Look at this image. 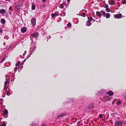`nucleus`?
I'll list each match as a JSON object with an SVG mask.
<instances>
[{
  "mask_svg": "<svg viewBox=\"0 0 126 126\" xmlns=\"http://www.w3.org/2000/svg\"><path fill=\"white\" fill-rule=\"evenodd\" d=\"M33 42H31V47L30 49L31 53L29 56L27 58H28V57L30 56L32 52L34 51V49L35 48V47L34 45H33Z\"/></svg>",
  "mask_w": 126,
  "mask_h": 126,
  "instance_id": "obj_1",
  "label": "nucleus"
},
{
  "mask_svg": "<svg viewBox=\"0 0 126 126\" xmlns=\"http://www.w3.org/2000/svg\"><path fill=\"white\" fill-rule=\"evenodd\" d=\"M88 21L86 22V25L87 26H90L92 24L91 21L93 20V19L92 17H90L88 18Z\"/></svg>",
  "mask_w": 126,
  "mask_h": 126,
  "instance_id": "obj_2",
  "label": "nucleus"
},
{
  "mask_svg": "<svg viewBox=\"0 0 126 126\" xmlns=\"http://www.w3.org/2000/svg\"><path fill=\"white\" fill-rule=\"evenodd\" d=\"M101 12L102 14L104 16H106V18H109L110 16V15L109 13H107L106 15V13L105 11H103V10H101Z\"/></svg>",
  "mask_w": 126,
  "mask_h": 126,
  "instance_id": "obj_3",
  "label": "nucleus"
},
{
  "mask_svg": "<svg viewBox=\"0 0 126 126\" xmlns=\"http://www.w3.org/2000/svg\"><path fill=\"white\" fill-rule=\"evenodd\" d=\"M123 123V121H117L115 123L114 126H119L120 125H122Z\"/></svg>",
  "mask_w": 126,
  "mask_h": 126,
  "instance_id": "obj_4",
  "label": "nucleus"
},
{
  "mask_svg": "<svg viewBox=\"0 0 126 126\" xmlns=\"http://www.w3.org/2000/svg\"><path fill=\"white\" fill-rule=\"evenodd\" d=\"M6 81L5 82L4 84L5 86L4 87V89H5L7 88V87H6V86L7 84L8 83V80L9 79V77L8 78V76L7 75H6Z\"/></svg>",
  "mask_w": 126,
  "mask_h": 126,
  "instance_id": "obj_5",
  "label": "nucleus"
},
{
  "mask_svg": "<svg viewBox=\"0 0 126 126\" xmlns=\"http://www.w3.org/2000/svg\"><path fill=\"white\" fill-rule=\"evenodd\" d=\"M23 4V3L22 2H20L16 5V8L17 10H19V9H20V8L22 6Z\"/></svg>",
  "mask_w": 126,
  "mask_h": 126,
  "instance_id": "obj_6",
  "label": "nucleus"
},
{
  "mask_svg": "<svg viewBox=\"0 0 126 126\" xmlns=\"http://www.w3.org/2000/svg\"><path fill=\"white\" fill-rule=\"evenodd\" d=\"M122 16V15L121 14H119L115 15L114 16L115 18L119 19L121 18Z\"/></svg>",
  "mask_w": 126,
  "mask_h": 126,
  "instance_id": "obj_7",
  "label": "nucleus"
},
{
  "mask_svg": "<svg viewBox=\"0 0 126 126\" xmlns=\"http://www.w3.org/2000/svg\"><path fill=\"white\" fill-rule=\"evenodd\" d=\"M31 23L33 26H34L36 24V20L34 18H32L31 20Z\"/></svg>",
  "mask_w": 126,
  "mask_h": 126,
  "instance_id": "obj_8",
  "label": "nucleus"
},
{
  "mask_svg": "<svg viewBox=\"0 0 126 126\" xmlns=\"http://www.w3.org/2000/svg\"><path fill=\"white\" fill-rule=\"evenodd\" d=\"M8 113V111L6 109H5L4 110V111H3V116H4V117L5 118H6L7 117H8V116L7 117H5V116L7 115Z\"/></svg>",
  "mask_w": 126,
  "mask_h": 126,
  "instance_id": "obj_9",
  "label": "nucleus"
},
{
  "mask_svg": "<svg viewBox=\"0 0 126 126\" xmlns=\"http://www.w3.org/2000/svg\"><path fill=\"white\" fill-rule=\"evenodd\" d=\"M115 2L112 0H109L108 1V3L110 5H114Z\"/></svg>",
  "mask_w": 126,
  "mask_h": 126,
  "instance_id": "obj_10",
  "label": "nucleus"
},
{
  "mask_svg": "<svg viewBox=\"0 0 126 126\" xmlns=\"http://www.w3.org/2000/svg\"><path fill=\"white\" fill-rule=\"evenodd\" d=\"M27 28L26 27H22L21 28V32L23 33L26 32Z\"/></svg>",
  "mask_w": 126,
  "mask_h": 126,
  "instance_id": "obj_11",
  "label": "nucleus"
},
{
  "mask_svg": "<svg viewBox=\"0 0 126 126\" xmlns=\"http://www.w3.org/2000/svg\"><path fill=\"white\" fill-rule=\"evenodd\" d=\"M31 36H32L34 38L37 37L38 36V33L37 32L34 33L32 34Z\"/></svg>",
  "mask_w": 126,
  "mask_h": 126,
  "instance_id": "obj_12",
  "label": "nucleus"
},
{
  "mask_svg": "<svg viewBox=\"0 0 126 126\" xmlns=\"http://www.w3.org/2000/svg\"><path fill=\"white\" fill-rule=\"evenodd\" d=\"M96 15L99 17H101L102 16V15L98 11H97L96 13Z\"/></svg>",
  "mask_w": 126,
  "mask_h": 126,
  "instance_id": "obj_13",
  "label": "nucleus"
},
{
  "mask_svg": "<svg viewBox=\"0 0 126 126\" xmlns=\"http://www.w3.org/2000/svg\"><path fill=\"white\" fill-rule=\"evenodd\" d=\"M65 114L63 113L60 115L58 116V118L59 119H60L61 118L63 117L64 116H65Z\"/></svg>",
  "mask_w": 126,
  "mask_h": 126,
  "instance_id": "obj_14",
  "label": "nucleus"
},
{
  "mask_svg": "<svg viewBox=\"0 0 126 126\" xmlns=\"http://www.w3.org/2000/svg\"><path fill=\"white\" fill-rule=\"evenodd\" d=\"M108 95L110 96H112L114 94V93L111 91H109L108 93Z\"/></svg>",
  "mask_w": 126,
  "mask_h": 126,
  "instance_id": "obj_15",
  "label": "nucleus"
},
{
  "mask_svg": "<svg viewBox=\"0 0 126 126\" xmlns=\"http://www.w3.org/2000/svg\"><path fill=\"white\" fill-rule=\"evenodd\" d=\"M59 15H58V13H53L51 14V16L52 17H53L55 16H58Z\"/></svg>",
  "mask_w": 126,
  "mask_h": 126,
  "instance_id": "obj_16",
  "label": "nucleus"
},
{
  "mask_svg": "<svg viewBox=\"0 0 126 126\" xmlns=\"http://www.w3.org/2000/svg\"><path fill=\"white\" fill-rule=\"evenodd\" d=\"M6 124L4 121H2L1 123L0 126H6Z\"/></svg>",
  "mask_w": 126,
  "mask_h": 126,
  "instance_id": "obj_17",
  "label": "nucleus"
},
{
  "mask_svg": "<svg viewBox=\"0 0 126 126\" xmlns=\"http://www.w3.org/2000/svg\"><path fill=\"white\" fill-rule=\"evenodd\" d=\"M1 23L3 24H4L5 22V20L4 19H2L1 20Z\"/></svg>",
  "mask_w": 126,
  "mask_h": 126,
  "instance_id": "obj_18",
  "label": "nucleus"
},
{
  "mask_svg": "<svg viewBox=\"0 0 126 126\" xmlns=\"http://www.w3.org/2000/svg\"><path fill=\"white\" fill-rule=\"evenodd\" d=\"M0 12L1 14H4L5 12V10L4 9H1L0 10Z\"/></svg>",
  "mask_w": 126,
  "mask_h": 126,
  "instance_id": "obj_19",
  "label": "nucleus"
},
{
  "mask_svg": "<svg viewBox=\"0 0 126 126\" xmlns=\"http://www.w3.org/2000/svg\"><path fill=\"white\" fill-rule=\"evenodd\" d=\"M35 5L34 4L32 5V10H34L35 9Z\"/></svg>",
  "mask_w": 126,
  "mask_h": 126,
  "instance_id": "obj_20",
  "label": "nucleus"
},
{
  "mask_svg": "<svg viewBox=\"0 0 126 126\" xmlns=\"http://www.w3.org/2000/svg\"><path fill=\"white\" fill-rule=\"evenodd\" d=\"M106 11L108 12H110V9L109 7L106 8Z\"/></svg>",
  "mask_w": 126,
  "mask_h": 126,
  "instance_id": "obj_21",
  "label": "nucleus"
},
{
  "mask_svg": "<svg viewBox=\"0 0 126 126\" xmlns=\"http://www.w3.org/2000/svg\"><path fill=\"white\" fill-rule=\"evenodd\" d=\"M64 5L63 4H61L60 5V6H59V7L61 8H64Z\"/></svg>",
  "mask_w": 126,
  "mask_h": 126,
  "instance_id": "obj_22",
  "label": "nucleus"
},
{
  "mask_svg": "<svg viewBox=\"0 0 126 126\" xmlns=\"http://www.w3.org/2000/svg\"><path fill=\"white\" fill-rule=\"evenodd\" d=\"M20 61H18L16 64V66H17L19 65L20 63Z\"/></svg>",
  "mask_w": 126,
  "mask_h": 126,
  "instance_id": "obj_23",
  "label": "nucleus"
},
{
  "mask_svg": "<svg viewBox=\"0 0 126 126\" xmlns=\"http://www.w3.org/2000/svg\"><path fill=\"white\" fill-rule=\"evenodd\" d=\"M71 26V24L70 22L68 23L67 24V26L68 27H70Z\"/></svg>",
  "mask_w": 126,
  "mask_h": 126,
  "instance_id": "obj_24",
  "label": "nucleus"
},
{
  "mask_svg": "<svg viewBox=\"0 0 126 126\" xmlns=\"http://www.w3.org/2000/svg\"><path fill=\"white\" fill-rule=\"evenodd\" d=\"M122 2L123 4H125L126 3V0H122Z\"/></svg>",
  "mask_w": 126,
  "mask_h": 126,
  "instance_id": "obj_25",
  "label": "nucleus"
},
{
  "mask_svg": "<svg viewBox=\"0 0 126 126\" xmlns=\"http://www.w3.org/2000/svg\"><path fill=\"white\" fill-rule=\"evenodd\" d=\"M104 8H108L109 7V6L107 4H105V5L104 7Z\"/></svg>",
  "mask_w": 126,
  "mask_h": 126,
  "instance_id": "obj_26",
  "label": "nucleus"
},
{
  "mask_svg": "<svg viewBox=\"0 0 126 126\" xmlns=\"http://www.w3.org/2000/svg\"><path fill=\"white\" fill-rule=\"evenodd\" d=\"M17 68L16 67H15V68L14 69L15 73L16 71L17 70Z\"/></svg>",
  "mask_w": 126,
  "mask_h": 126,
  "instance_id": "obj_27",
  "label": "nucleus"
},
{
  "mask_svg": "<svg viewBox=\"0 0 126 126\" xmlns=\"http://www.w3.org/2000/svg\"><path fill=\"white\" fill-rule=\"evenodd\" d=\"M121 103V102L119 100H118L117 104L118 105L120 104Z\"/></svg>",
  "mask_w": 126,
  "mask_h": 126,
  "instance_id": "obj_28",
  "label": "nucleus"
},
{
  "mask_svg": "<svg viewBox=\"0 0 126 126\" xmlns=\"http://www.w3.org/2000/svg\"><path fill=\"white\" fill-rule=\"evenodd\" d=\"M99 117L101 118H102L103 117V115L102 114H100L99 115Z\"/></svg>",
  "mask_w": 126,
  "mask_h": 126,
  "instance_id": "obj_29",
  "label": "nucleus"
},
{
  "mask_svg": "<svg viewBox=\"0 0 126 126\" xmlns=\"http://www.w3.org/2000/svg\"><path fill=\"white\" fill-rule=\"evenodd\" d=\"M66 3V1H63V2L62 4H63V5H65V4Z\"/></svg>",
  "mask_w": 126,
  "mask_h": 126,
  "instance_id": "obj_30",
  "label": "nucleus"
},
{
  "mask_svg": "<svg viewBox=\"0 0 126 126\" xmlns=\"http://www.w3.org/2000/svg\"><path fill=\"white\" fill-rule=\"evenodd\" d=\"M9 10H10V11H12V7L11 6L9 8Z\"/></svg>",
  "mask_w": 126,
  "mask_h": 126,
  "instance_id": "obj_31",
  "label": "nucleus"
},
{
  "mask_svg": "<svg viewBox=\"0 0 126 126\" xmlns=\"http://www.w3.org/2000/svg\"><path fill=\"white\" fill-rule=\"evenodd\" d=\"M85 13H83L82 14V16L83 17H85Z\"/></svg>",
  "mask_w": 126,
  "mask_h": 126,
  "instance_id": "obj_32",
  "label": "nucleus"
},
{
  "mask_svg": "<svg viewBox=\"0 0 126 126\" xmlns=\"http://www.w3.org/2000/svg\"><path fill=\"white\" fill-rule=\"evenodd\" d=\"M5 58H3V59H2V60H1V61L0 63H2L4 61V60H5Z\"/></svg>",
  "mask_w": 126,
  "mask_h": 126,
  "instance_id": "obj_33",
  "label": "nucleus"
},
{
  "mask_svg": "<svg viewBox=\"0 0 126 126\" xmlns=\"http://www.w3.org/2000/svg\"><path fill=\"white\" fill-rule=\"evenodd\" d=\"M43 2H45L46 1V0H42Z\"/></svg>",
  "mask_w": 126,
  "mask_h": 126,
  "instance_id": "obj_34",
  "label": "nucleus"
},
{
  "mask_svg": "<svg viewBox=\"0 0 126 126\" xmlns=\"http://www.w3.org/2000/svg\"><path fill=\"white\" fill-rule=\"evenodd\" d=\"M2 30L0 29V34L1 33H2Z\"/></svg>",
  "mask_w": 126,
  "mask_h": 126,
  "instance_id": "obj_35",
  "label": "nucleus"
},
{
  "mask_svg": "<svg viewBox=\"0 0 126 126\" xmlns=\"http://www.w3.org/2000/svg\"><path fill=\"white\" fill-rule=\"evenodd\" d=\"M5 0L7 1H10V0Z\"/></svg>",
  "mask_w": 126,
  "mask_h": 126,
  "instance_id": "obj_36",
  "label": "nucleus"
},
{
  "mask_svg": "<svg viewBox=\"0 0 126 126\" xmlns=\"http://www.w3.org/2000/svg\"><path fill=\"white\" fill-rule=\"evenodd\" d=\"M5 45V42H4L3 43V45L4 46Z\"/></svg>",
  "mask_w": 126,
  "mask_h": 126,
  "instance_id": "obj_37",
  "label": "nucleus"
},
{
  "mask_svg": "<svg viewBox=\"0 0 126 126\" xmlns=\"http://www.w3.org/2000/svg\"><path fill=\"white\" fill-rule=\"evenodd\" d=\"M3 100V99L2 98L1 99H0V101H2Z\"/></svg>",
  "mask_w": 126,
  "mask_h": 126,
  "instance_id": "obj_38",
  "label": "nucleus"
},
{
  "mask_svg": "<svg viewBox=\"0 0 126 126\" xmlns=\"http://www.w3.org/2000/svg\"><path fill=\"white\" fill-rule=\"evenodd\" d=\"M27 53V51H24V53H25V54H26V53Z\"/></svg>",
  "mask_w": 126,
  "mask_h": 126,
  "instance_id": "obj_39",
  "label": "nucleus"
},
{
  "mask_svg": "<svg viewBox=\"0 0 126 126\" xmlns=\"http://www.w3.org/2000/svg\"><path fill=\"white\" fill-rule=\"evenodd\" d=\"M25 54H25V53H24L23 54V56H24Z\"/></svg>",
  "mask_w": 126,
  "mask_h": 126,
  "instance_id": "obj_40",
  "label": "nucleus"
},
{
  "mask_svg": "<svg viewBox=\"0 0 126 126\" xmlns=\"http://www.w3.org/2000/svg\"><path fill=\"white\" fill-rule=\"evenodd\" d=\"M70 1V0H67V2H69Z\"/></svg>",
  "mask_w": 126,
  "mask_h": 126,
  "instance_id": "obj_41",
  "label": "nucleus"
},
{
  "mask_svg": "<svg viewBox=\"0 0 126 126\" xmlns=\"http://www.w3.org/2000/svg\"><path fill=\"white\" fill-rule=\"evenodd\" d=\"M26 60V59L24 61V62H23V63H24V62Z\"/></svg>",
  "mask_w": 126,
  "mask_h": 126,
  "instance_id": "obj_42",
  "label": "nucleus"
},
{
  "mask_svg": "<svg viewBox=\"0 0 126 126\" xmlns=\"http://www.w3.org/2000/svg\"><path fill=\"white\" fill-rule=\"evenodd\" d=\"M26 60V59L24 61V62H23V63H24V62Z\"/></svg>",
  "mask_w": 126,
  "mask_h": 126,
  "instance_id": "obj_43",
  "label": "nucleus"
},
{
  "mask_svg": "<svg viewBox=\"0 0 126 126\" xmlns=\"http://www.w3.org/2000/svg\"><path fill=\"white\" fill-rule=\"evenodd\" d=\"M7 95H9L10 94H9L8 92L7 93Z\"/></svg>",
  "mask_w": 126,
  "mask_h": 126,
  "instance_id": "obj_44",
  "label": "nucleus"
},
{
  "mask_svg": "<svg viewBox=\"0 0 126 126\" xmlns=\"http://www.w3.org/2000/svg\"><path fill=\"white\" fill-rule=\"evenodd\" d=\"M42 126H46L45 125H42Z\"/></svg>",
  "mask_w": 126,
  "mask_h": 126,
  "instance_id": "obj_45",
  "label": "nucleus"
},
{
  "mask_svg": "<svg viewBox=\"0 0 126 126\" xmlns=\"http://www.w3.org/2000/svg\"><path fill=\"white\" fill-rule=\"evenodd\" d=\"M93 21H95V20H94V19H93Z\"/></svg>",
  "mask_w": 126,
  "mask_h": 126,
  "instance_id": "obj_46",
  "label": "nucleus"
},
{
  "mask_svg": "<svg viewBox=\"0 0 126 126\" xmlns=\"http://www.w3.org/2000/svg\"><path fill=\"white\" fill-rule=\"evenodd\" d=\"M24 63H22V65H23V64Z\"/></svg>",
  "mask_w": 126,
  "mask_h": 126,
  "instance_id": "obj_47",
  "label": "nucleus"
},
{
  "mask_svg": "<svg viewBox=\"0 0 126 126\" xmlns=\"http://www.w3.org/2000/svg\"><path fill=\"white\" fill-rule=\"evenodd\" d=\"M100 21H99V22H100Z\"/></svg>",
  "mask_w": 126,
  "mask_h": 126,
  "instance_id": "obj_48",
  "label": "nucleus"
},
{
  "mask_svg": "<svg viewBox=\"0 0 126 126\" xmlns=\"http://www.w3.org/2000/svg\"><path fill=\"white\" fill-rule=\"evenodd\" d=\"M122 126V125H120V126Z\"/></svg>",
  "mask_w": 126,
  "mask_h": 126,
  "instance_id": "obj_49",
  "label": "nucleus"
},
{
  "mask_svg": "<svg viewBox=\"0 0 126 126\" xmlns=\"http://www.w3.org/2000/svg\"><path fill=\"white\" fill-rule=\"evenodd\" d=\"M93 17H95V16H93Z\"/></svg>",
  "mask_w": 126,
  "mask_h": 126,
  "instance_id": "obj_50",
  "label": "nucleus"
},
{
  "mask_svg": "<svg viewBox=\"0 0 126 126\" xmlns=\"http://www.w3.org/2000/svg\"><path fill=\"white\" fill-rule=\"evenodd\" d=\"M4 97V96H3V97Z\"/></svg>",
  "mask_w": 126,
  "mask_h": 126,
  "instance_id": "obj_51",
  "label": "nucleus"
},
{
  "mask_svg": "<svg viewBox=\"0 0 126 126\" xmlns=\"http://www.w3.org/2000/svg\"><path fill=\"white\" fill-rule=\"evenodd\" d=\"M4 38L5 39V37H4Z\"/></svg>",
  "mask_w": 126,
  "mask_h": 126,
  "instance_id": "obj_52",
  "label": "nucleus"
}]
</instances>
